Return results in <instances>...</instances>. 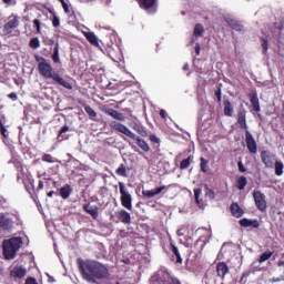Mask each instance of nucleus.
<instances>
[{
  "label": "nucleus",
  "mask_w": 284,
  "mask_h": 284,
  "mask_svg": "<svg viewBox=\"0 0 284 284\" xmlns=\"http://www.w3.org/2000/svg\"><path fill=\"white\" fill-rule=\"evenodd\" d=\"M172 284H181V281L179 278H172Z\"/></svg>",
  "instance_id": "obj_57"
},
{
  "label": "nucleus",
  "mask_w": 284,
  "mask_h": 284,
  "mask_svg": "<svg viewBox=\"0 0 284 284\" xmlns=\"http://www.w3.org/2000/svg\"><path fill=\"white\" fill-rule=\"evenodd\" d=\"M193 34L196 38L203 37V34H205V28L203 27V24L201 23L195 24Z\"/></svg>",
  "instance_id": "obj_27"
},
{
  "label": "nucleus",
  "mask_w": 284,
  "mask_h": 284,
  "mask_svg": "<svg viewBox=\"0 0 284 284\" xmlns=\"http://www.w3.org/2000/svg\"><path fill=\"white\" fill-rule=\"evenodd\" d=\"M105 114H109V116H112V119H115L116 121H125V115L114 109H108Z\"/></svg>",
  "instance_id": "obj_19"
},
{
  "label": "nucleus",
  "mask_w": 284,
  "mask_h": 284,
  "mask_svg": "<svg viewBox=\"0 0 284 284\" xmlns=\"http://www.w3.org/2000/svg\"><path fill=\"white\" fill-rule=\"evenodd\" d=\"M260 158L265 168L274 169V164L278 161L276 160V154L272 153L270 150H263L260 153Z\"/></svg>",
  "instance_id": "obj_9"
},
{
  "label": "nucleus",
  "mask_w": 284,
  "mask_h": 284,
  "mask_svg": "<svg viewBox=\"0 0 284 284\" xmlns=\"http://www.w3.org/2000/svg\"><path fill=\"white\" fill-rule=\"evenodd\" d=\"M24 284H39V283H37V280L34 277H28Z\"/></svg>",
  "instance_id": "obj_51"
},
{
  "label": "nucleus",
  "mask_w": 284,
  "mask_h": 284,
  "mask_svg": "<svg viewBox=\"0 0 284 284\" xmlns=\"http://www.w3.org/2000/svg\"><path fill=\"white\" fill-rule=\"evenodd\" d=\"M34 59L38 63V72L43 79H52L53 83L65 88V90H72V83L64 80L61 74L54 71L52 64L43 57L36 54Z\"/></svg>",
  "instance_id": "obj_2"
},
{
  "label": "nucleus",
  "mask_w": 284,
  "mask_h": 284,
  "mask_svg": "<svg viewBox=\"0 0 284 284\" xmlns=\"http://www.w3.org/2000/svg\"><path fill=\"white\" fill-rule=\"evenodd\" d=\"M61 4L65 3V0H58Z\"/></svg>",
  "instance_id": "obj_63"
},
{
  "label": "nucleus",
  "mask_w": 284,
  "mask_h": 284,
  "mask_svg": "<svg viewBox=\"0 0 284 284\" xmlns=\"http://www.w3.org/2000/svg\"><path fill=\"white\" fill-rule=\"evenodd\" d=\"M262 41V48H263V54H267V50H270V39L266 38H261Z\"/></svg>",
  "instance_id": "obj_36"
},
{
  "label": "nucleus",
  "mask_w": 284,
  "mask_h": 284,
  "mask_svg": "<svg viewBox=\"0 0 284 284\" xmlns=\"http://www.w3.org/2000/svg\"><path fill=\"white\" fill-rule=\"evenodd\" d=\"M200 161H201V163H200L201 171L204 174H206V172H207V160H205V158H201Z\"/></svg>",
  "instance_id": "obj_38"
},
{
  "label": "nucleus",
  "mask_w": 284,
  "mask_h": 284,
  "mask_svg": "<svg viewBox=\"0 0 284 284\" xmlns=\"http://www.w3.org/2000/svg\"><path fill=\"white\" fill-rule=\"evenodd\" d=\"M21 245H23V239L21 237H11L8 240H3L2 254L6 261H12L17 258V252L21 250Z\"/></svg>",
  "instance_id": "obj_5"
},
{
  "label": "nucleus",
  "mask_w": 284,
  "mask_h": 284,
  "mask_svg": "<svg viewBox=\"0 0 284 284\" xmlns=\"http://www.w3.org/2000/svg\"><path fill=\"white\" fill-rule=\"evenodd\" d=\"M84 37L89 43L93 45V48H99V38L94 34V32H87Z\"/></svg>",
  "instance_id": "obj_23"
},
{
  "label": "nucleus",
  "mask_w": 284,
  "mask_h": 284,
  "mask_svg": "<svg viewBox=\"0 0 284 284\" xmlns=\"http://www.w3.org/2000/svg\"><path fill=\"white\" fill-rule=\"evenodd\" d=\"M151 143H161V140L156 136V134L149 135Z\"/></svg>",
  "instance_id": "obj_45"
},
{
  "label": "nucleus",
  "mask_w": 284,
  "mask_h": 284,
  "mask_svg": "<svg viewBox=\"0 0 284 284\" xmlns=\"http://www.w3.org/2000/svg\"><path fill=\"white\" fill-rule=\"evenodd\" d=\"M79 104L84 108V111L87 112L88 116L93 120L97 116V111L92 109V106L85 104L83 101H79Z\"/></svg>",
  "instance_id": "obj_24"
},
{
  "label": "nucleus",
  "mask_w": 284,
  "mask_h": 284,
  "mask_svg": "<svg viewBox=\"0 0 284 284\" xmlns=\"http://www.w3.org/2000/svg\"><path fill=\"white\" fill-rule=\"evenodd\" d=\"M271 283H278L281 282V278L280 277H273L270 280Z\"/></svg>",
  "instance_id": "obj_56"
},
{
  "label": "nucleus",
  "mask_w": 284,
  "mask_h": 284,
  "mask_svg": "<svg viewBox=\"0 0 284 284\" xmlns=\"http://www.w3.org/2000/svg\"><path fill=\"white\" fill-rule=\"evenodd\" d=\"M92 0H82L83 3H90Z\"/></svg>",
  "instance_id": "obj_62"
},
{
  "label": "nucleus",
  "mask_w": 284,
  "mask_h": 284,
  "mask_svg": "<svg viewBox=\"0 0 284 284\" xmlns=\"http://www.w3.org/2000/svg\"><path fill=\"white\" fill-rule=\"evenodd\" d=\"M26 274H28V270L21 265H16L10 272L12 278H23Z\"/></svg>",
  "instance_id": "obj_12"
},
{
  "label": "nucleus",
  "mask_w": 284,
  "mask_h": 284,
  "mask_svg": "<svg viewBox=\"0 0 284 284\" xmlns=\"http://www.w3.org/2000/svg\"><path fill=\"white\" fill-rule=\"evenodd\" d=\"M277 265H278V267H284V260H280V261L277 262Z\"/></svg>",
  "instance_id": "obj_59"
},
{
  "label": "nucleus",
  "mask_w": 284,
  "mask_h": 284,
  "mask_svg": "<svg viewBox=\"0 0 284 284\" xmlns=\"http://www.w3.org/2000/svg\"><path fill=\"white\" fill-rule=\"evenodd\" d=\"M7 6H12V0H2Z\"/></svg>",
  "instance_id": "obj_60"
},
{
  "label": "nucleus",
  "mask_w": 284,
  "mask_h": 284,
  "mask_svg": "<svg viewBox=\"0 0 284 284\" xmlns=\"http://www.w3.org/2000/svg\"><path fill=\"white\" fill-rule=\"evenodd\" d=\"M274 27L276 28V30H278L280 32H283L284 29V20H281L280 23L275 22Z\"/></svg>",
  "instance_id": "obj_44"
},
{
  "label": "nucleus",
  "mask_w": 284,
  "mask_h": 284,
  "mask_svg": "<svg viewBox=\"0 0 284 284\" xmlns=\"http://www.w3.org/2000/svg\"><path fill=\"white\" fill-rule=\"evenodd\" d=\"M275 169V175L276 176H283V170H284V164H283V161L281 160H277L275 163H274V166Z\"/></svg>",
  "instance_id": "obj_26"
},
{
  "label": "nucleus",
  "mask_w": 284,
  "mask_h": 284,
  "mask_svg": "<svg viewBox=\"0 0 284 284\" xmlns=\"http://www.w3.org/2000/svg\"><path fill=\"white\" fill-rule=\"evenodd\" d=\"M237 168H239L240 172H242V173L247 172V169H245L243 161L237 162Z\"/></svg>",
  "instance_id": "obj_46"
},
{
  "label": "nucleus",
  "mask_w": 284,
  "mask_h": 284,
  "mask_svg": "<svg viewBox=\"0 0 284 284\" xmlns=\"http://www.w3.org/2000/svg\"><path fill=\"white\" fill-rule=\"evenodd\" d=\"M192 165V155H189L180 163V170H187Z\"/></svg>",
  "instance_id": "obj_33"
},
{
  "label": "nucleus",
  "mask_w": 284,
  "mask_h": 284,
  "mask_svg": "<svg viewBox=\"0 0 284 284\" xmlns=\"http://www.w3.org/2000/svg\"><path fill=\"white\" fill-rule=\"evenodd\" d=\"M272 256H274V252L272 251H266L264 252L260 258H258V263H265V261H270V258H272Z\"/></svg>",
  "instance_id": "obj_31"
},
{
  "label": "nucleus",
  "mask_w": 284,
  "mask_h": 284,
  "mask_svg": "<svg viewBox=\"0 0 284 284\" xmlns=\"http://www.w3.org/2000/svg\"><path fill=\"white\" fill-rule=\"evenodd\" d=\"M119 189L122 207H125V210H132V195L128 192V189H125V183L119 182Z\"/></svg>",
  "instance_id": "obj_7"
},
{
  "label": "nucleus",
  "mask_w": 284,
  "mask_h": 284,
  "mask_svg": "<svg viewBox=\"0 0 284 284\" xmlns=\"http://www.w3.org/2000/svg\"><path fill=\"white\" fill-rule=\"evenodd\" d=\"M253 199L257 210H260V212H266L267 201H265V194H263L261 191H253Z\"/></svg>",
  "instance_id": "obj_10"
},
{
  "label": "nucleus",
  "mask_w": 284,
  "mask_h": 284,
  "mask_svg": "<svg viewBox=\"0 0 284 284\" xmlns=\"http://www.w3.org/2000/svg\"><path fill=\"white\" fill-rule=\"evenodd\" d=\"M195 54L196 57L201 55V43L195 44Z\"/></svg>",
  "instance_id": "obj_53"
},
{
  "label": "nucleus",
  "mask_w": 284,
  "mask_h": 284,
  "mask_svg": "<svg viewBox=\"0 0 284 284\" xmlns=\"http://www.w3.org/2000/svg\"><path fill=\"white\" fill-rule=\"evenodd\" d=\"M0 132L4 139H8V129L3 125V121L0 120Z\"/></svg>",
  "instance_id": "obj_40"
},
{
  "label": "nucleus",
  "mask_w": 284,
  "mask_h": 284,
  "mask_svg": "<svg viewBox=\"0 0 284 284\" xmlns=\"http://www.w3.org/2000/svg\"><path fill=\"white\" fill-rule=\"evenodd\" d=\"M14 219H17L14 214L0 213V233L12 232L14 230Z\"/></svg>",
  "instance_id": "obj_6"
},
{
  "label": "nucleus",
  "mask_w": 284,
  "mask_h": 284,
  "mask_svg": "<svg viewBox=\"0 0 284 284\" xmlns=\"http://www.w3.org/2000/svg\"><path fill=\"white\" fill-rule=\"evenodd\" d=\"M216 272L220 278H225V274L230 273V266H227V263L225 262H219L216 265Z\"/></svg>",
  "instance_id": "obj_14"
},
{
  "label": "nucleus",
  "mask_w": 284,
  "mask_h": 284,
  "mask_svg": "<svg viewBox=\"0 0 284 284\" xmlns=\"http://www.w3.org/2000/svg\"><path fill=\"white\" fill-rule=\"evenodd\" d=\"M227 26L232 28V30H235L236 32H243V24L236 20L226 19Z\"/></svg>",
  "instance_id": "obj_25"
},
{
  "label": "nucleus",
  "mask_w": 284,
  "mask_h": 284,
  "mask_svg": "<svg viewBox=\"0 0 284 284\" xmlns=\"http://www.w3.org/2000/svg\"><path fill=\"white\" fill-rule=\"evenodd\" d=\"M62 8H63L65 14H70V7L68 6L67 2H63V3H62Z\"/></svg>",
  "instance_id": "obj_52"
},
{
  "label": "nucleus",
  "mask_w": 284,
  "mask_h": 284,
  "mask_svg": "<svg viewBox=\"0 0 284 284\" xmlns=\"http://www.w3.org/2000/svg\"><path fill=\"white\" fill-rule=\"evenodd\" d=\"M29 47L32 48V50H39V48H41V42L39 41V38H32L29 42Z\"/></svg>",
  "instance_id": "obj_34"
},
{
  "label": "nucleus",
  "mask_w": 284,
  "mask_h": 284,
  "mask_svg": "<svg viewBox=\"0 0 284 284\" xmlns=\"http://www.w3.org/2000/svg\"><path fill=\"white\" fill-rule=\"evenodd\" d=\"M237 123L241 128V130L245 131V142L246 148L251 154H256L258 152V145L256 144V140L254 139V135L250 131H247V111L245 109H242L237 112Z\"/></svg>",
  "instance_id": "obj_3"
},
{
  "label": "nucleus",
  "mask_w": 284,
  "mask_h": 284,
  "mask_svg": "<svg viewBox=\"0 0 284 284\" xmlns=\"http://www.w3.org/2000/svg\"><path fill=\"white\" fill-rule=\"evenodd\" d=\"M241 227H254L255 230H258L261 227V223H258V220H250L247 217H244L240 220Z\"/></svg>",
  "instance_id": "obj_13"
},
{
  "label": "nucleus",
  "mask_w": 284,
  "mask_h": 284,
  "mask_svg": "<svg viewBox=\"0 0 284 284\" xmlns=\"http://www.w3.org/2000/svg\"><path fill=\"white\" fill-rule=\"evenodd\" d=\"M42 161L44 163H57V159L54 156H52V154H49V153H44L42 155Z\"/></svg>",
  "instance_id": "obj_37"
},
{
  "label": "nucleus",
  "mask_w": 284,
  "mask_h": 284,
  "mask_svg": "<svg viewBox=\"0 0 284 284\" xmlns=\"http://www.w3.org/2000/svg\"><path fill=\"white\" fill-rule=\"evenodd\" d=\"M160 116H161V119H164V121H166L168 120V111H165L164 109H161Z\"/></svg>",
  "instance_id": "obj_49"
},
{
  "label": "nucleus",
  "mask_w": 284,
  "mask_h": 284,
  "mask_svg": "<svg viewBox=\"0 0 284 284\" xmlns=\"http://www.w3.org/2000/svg\"><path fill=\"white\" fill-rule=\"evenodd\" d=\"M33 26L37 28V32L41 33V20L34 19L33 20Z\"/></svg>",
  "instance_id": "obj_43"
},
{
  "label": "nucleus",
  "mask_w": 284,
  "mask_h": 284,
  "mask_svg": "<svg viewBox=\"0 0 284 284\" xmlns=\"http://www.w3.org/2000/svg\"><path fill=\"white\" fill-rule=\"evenodd\" d=\"M47 196H49V199H52V196H54V191H50L47 193Z\"/></svg>",
  "instance_id": "obj_58"
},
{
  "label": "nucleus",
  "mask_w": 284,
  "mask_h": 284,
  "mask_svg": "<svg viewBox=\"0 0 284 284\" xmlns=\"http://www.w3.org/2000/svg\"><path fill=\"white\" fill-rule=\"evenodd\" d=\"M246 185H247V178H245L243 175L240 176L236 182L237 190H240V191L245 190Z\"/></svg>",
  "instance_id": "obj_29"
},
{
  "label": "nucleus",
  "mask_w": 284,
  "mask_h": 284,
  "mask_svg": "<svg viewBox=\"0 0 284 284\" xmlns=\"http://www.w3.org/2000/svg\"><path fill=\"white\" fill-rule=\"evenodd\" d=\"M115 173L118 176H123L124 179H128V168H125V164H120L119 168L115 170Z\"/></svg>",
  "instance_id": "obj_30"
},
{
  "label": "nucleus",
  "mask_w": 284,
  "mask_h": 284,
  "mask_svg": "<svg viewBox=\"0 0 284 284\" xmlns=\"http://www.w3.org/2000/svg\"><path fill=\"white\" fill-rule=\"evenodd\" d=\"M210 194L214 197V191L210 190Z\"/></svg>",
  "instance_id": "obj_64"
},
{
  "label": "nucleus",
  "mask_w": 284,
  "mask_h": 284,
  "mask_svg": "<svg viewBox=\"0 0 284 284\" xmlns=\"http://www.w3.org/2000/svg\"><path fill=\"white\" fill-rule=\"evenodd\" d=\"M43 187H44L43 180H40L38 184V190H43Z\"/></svg>",
  "instance_id": "obj_55"
},
{
  "label": "nucleus",
  "mask_w": 284,
  "mask_h": 284,
  "mask_svg": "<svg viewBox=\"0 0 284 284\" xmlns=\"http://www.w3.org/2000/svg\"><path fill=\"white\" fill-rule=\"evenodd\" d=\"M163 190H165V185L159 186L156 187L153 193L155 194V196H159V194H161V192H163Z\"/></svg>",
  "instance_id": "obj_47"
},
{
  "label": "nucleus",
  "mask_w": 284,
  "mask_h": 284,
  "mask_svg": "<svg viewBox=\"0 0 284 284\" xmlns=\"http://www.w3.org/2000/svg\"><path fill=\"white\" fill-rule=\"evenodd\" d=\"M215 97H216V99H217V102L219 103H221V101H222V91H221V89H217L216 91H215Z\"/></svg>",
  "instance_id": "obj_48"
},
{
  "label": "nucleus",
  "mask_w": 284,
  "mask_h": 284,
  "mask_svg": "<svg viewBox=\"0 0 284 284\" xmlns=\"http://www.w3.org/2000/svg\"><path fill=\"white\" fill-rule=\"evenodd\" d=\"M250 102L252 104V108L254 112H261V103L258 102V94L256 92L250 93Z\"/></svg>",
  "instance_id": "obj_16"
},
{
  "label": "nucleus",
  "mask_w": 284,
  "mask_h": 284,
  "mask_svg": "<svg viewBox=\"0 0 284 284\" xmlns=\"http://www.w3.org/2000/svg\"><path fill=\"white\" fill-rule=\"evenodd\" d=\"M140 8L150 10L156 6V0H138Z\"/></svg>",
  "instance_id": "obj_21"
},
{
  "label": "nucleus",
  "mask_w": 284,
  "mask_h": 284,
  "mask_svg": "<svg viewBox=\"0 0 284 284\" xmlns=\"http://www.w3.org/2000/svg\"><path fill=\"white\" fill-rule=\"evenodd\" d=\"M231 212H232V215L235 216V219H241V216H243V214H245V211H243V209H241L239 203H233L231 205Z\"/></svg>",
  "instance_id": "obj_20"
},
{
  "label": "nucleus",
  "mask_w": 284,
  "mask_h": 284,
  "mask_svg": "<svg viewBox=\"0 0 284 284\" xmlns=\"http://www.w3.org/2000/svg\"><path fill=\"white\" fill-rule=\"evenodd\" d=\"M183 70H190V64H184Z\"/></svg>",
  "instance_id": "obj_61"
},
{
  "label": "nucleus",
  "mask_w": 284,
  "mask_h": 284,
  "mask_svg": "<svg viewBox=\"0 0 284 284\" xmlns=\"http://www.w3.org/2000/svg\"><path fill=\"white\" fill-rule=\"evenodd\" d=\"M224 114L225 116H232L234 114V108L230 101L224 102Z\"/></svg>",
  "instance_id": "obj_28"
},
{
  "label": "nucleus",
  "mask_w": 284,
  "mask_h": 284,
  "mask_svg": "<svg viewBox=\"0 0 284 284\" xmlns=\"http://www.w3.org/2000/svg\"><path fill=\"white\" fill-rule=\"evenodd\" d=\"M169 250L176 257L178 265H183V257H181V252L179 251V247H176V245H174V243H171L169 246Z\"/></svg>",
  "instance_id": "obj_18"
},
{
  "label": "nucleus",
  "mask_w": 284,
  "mask_h": 284,
  "mask_svg": "<svg viewBox=\"0 0 284 284\" xmlns=\"http://www.w3.org/2000/svg\"><path fill=\"white\" fill-rule=\"evenodd\" d=\"M51 59H52L53 63H61V59L59 58V45L54 47Z\"/></svg>",
  "instance_id": "obj_35"
},
{
  "label": "nucleus",
  "mask_w": 284,
  "mask_h": 284,
  "mask_svg": "<svg viewBox=\"0 0 284 284\" xmlns=\"http://www.w3.org/2000/svg\"><path fill=\"white\" fill-rule=\"evenodd\" d=\"M130 126L132 128V130L138 132L140 136H148V130L145 129V126H143V124H141V122L134 121L130 124Z\"/></svg>",
  "instance_id": "obj_15"
},
{
  "label": "nucleus",
  "mask_w": 284,
  "mask_h": 284,
  "mask_svg": "<svg viewBox=\"0 0 284 284\" xmlns=\"http://www.w3.org/2000/svg\"><path fill=\"white\" fill-rule=\"evenodd\" d=\"M52 26H53V28H59V26H61V20L54 13H53V19H52Z\"/></svg>",
  "instance_id": "obj_41"
},
{
  "label": "nucleus",
  "mask_w": 284,
  "mask_h": 284,
  "mask_svg": "<svg viewBox=\"0 0 284 284\" xmlns=\"http://www.w3.org/2000/svg\"><path fill=\"white\" fill-rule=\"evenodd\" d=\"M59 193L61 199L65 201L67 199H70V194H72V186H70V184H67L59 190Z\"/></svg>",
  "instance_id": "obj_22"
},
{
  "label": "nucleus",
  "mask_w": 284,
  "mask_h": 284,
  "mask_svg": "<svg viewBox=\"0 0 284 284\" xmlns=\"http://www.w3.org/2000/svg\"><path fill=\"white\" fill-rule=\"evenodd\" d=\"M142 196H144V199H154V196H156V195L154 194V191L143 190L142 191Z\"/></svg>",
  "instance_id": "obj_39"
},
{
  "label": "nucleus",
  "mask_w": 284,
  "mask_h": 284,
  "mask_svg": "<svg viewBox=\"0 0 284 284\" xmlns=\"http://www.w3.org/2000/svg\"><path fill=\"white\" fill-rule=\"evenodd\" d=\"M65 132H70V126L68 125H63L58 134V141H64V139H68V136H65Z\"/></svg>",
  "instance_id": "obj_32"
},
{
  "label": "nucleus",
  "mask_w": 284,
  "mask_h": 284,
  "mask_svg": "<svg viewBox=\"0 0 284 284\" xmlns=\"http://www.w3.org/2000/svg\"><path fill=\"white\" fill-rule=\"evenodd\" d=\"M19 28V16L11 14L8 21L1 28L3 37L10 36V33Z\"/></svg>",
  "instance_id": "obj_8"
},
{
  "label": "nucleus",
  "mask_w": 284,
  "mask_h": 284,
  "mask_svg": "<svg viewBox=\"0 0 284 284\" xmlns=\"http://www.w3.org/2000/svg\"><path fill=\"white\" fill-rule=\"evenodd\" d=\"M110 128L115 130V132H120L121 134H124V136L132 139V141H135L138 148H140L142 152H150V144H148L145 140L141 139V136L135 135L134 132H132V130H130L123 123L111 121Z\"/></svg>",
  "instance_id": "obj_4"
},
{
  "label": "nucleus",
  "mask_w": 284,
  "mask_h": 284,
  "mask_svg": "<svg viewBox=\"0 0 284 284\" xmlns=\"http://www.w3.org/2000/svg\"><path fill=\"white\" fill-rule=\"evenodd\" d=\"M8 204V200L3 196H0V207H6Z\"/></svg>",
  "instance_id": "obj_50"
},
{
  "label": "nucleus",
  "mask_w": 284,
  "mask_h": 284,
  "mask_svg": "<svg viewBox=\"0 0 284 284\" xmlns=\"http://www.w3.org/2000/svg\"><path fill=\"white\" fill-rule=\"evenodd\" d=\"M200 196H201V189H194V197L197 205L201 204V201L199 200Z\"/></svg>",
  "instance_id": "obj_42"
},
{
  "label": "nucleus",
  "mask_w": 284,
  "mask_h": 284,
  "mask_svg": "<svg viewBox=\"0 0 284 284\" xmlns=\"http://www.w3.org/2000/svg\"><path fill=\"white\" fill-rule=\"evenodd\" d=\"M79 270L84 281L90 283H97V281H103V278H110V270L105 265L91 260H79Z\"/></svg>",
  "instance_id": "obj_1"
},
{
  "label": "nucleus",
  "mask_w": 284,
  "mask_h": 284,
  "mask_svg": "<svg viewBox=\"0 0 284 284\" xmlns=\"http://www.w3.org/2000/svg\"><path fill=\"white\" fill-rule=\"evenodd\" d=\"M115 216L120 223H123L124 225H130L132 223V215L125 210L115 212Z\"/></svg>",
  "instance_id": "obj_11"
},
{
  "label": "nucleus",
  "mask_w": 284,
  "mask_h": 284,
  "mask_svg": "<svg viewBox=\"0 0 284 284\" xmlns=\"http://www.w3.org/2000/svg\"><path fill=\"white\" fill-rule=\"evenodd\" d=\"M8 99H11V101H17V99H19V97L17 95V93L11 92V93L8 95Z\"/></svg>",
  "instance_id": "obj_54"
},
{
  "label": "nucleus",
  "mask_w": 284,
  "mask_h": 284,
  "mask_svg": "<svg viewBox=\"0 0 284 284\" xmlns=\"http://www.w3.org/2000/svg\"><path fill=\"white\" fill-rule=\"evenodd\" d=\"M83 210L84 212H87V214H90V216H92L94 221L99 219V206H91L90 204H84Z\"/></svg>",
  "instance_id": "obj_17"
}]
</instances>
